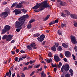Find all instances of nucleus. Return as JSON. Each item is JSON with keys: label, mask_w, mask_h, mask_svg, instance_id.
<instances>
[{"label": "nucleus", "mask_w": 77, "mask_h": 77, "mask_svg": "<svg viewBox=\"0 0 77 77\" xmlns=\"http://www.w3.org/2000/svg\"><path fill=\"white\" fill-rule=\"evenodd\" d=\"M39 6H40L41 8L38 9V11H42L47 8H48L50 6V5L47 3V1H45L44 2H42L39 4V5H35L34 7L32 8L33 9H37L39 8Z\"/></svg>", "instance_id": "f257e3e1"}, {"label": "nucleus", "mask_w": 77, "mask_h": 77, "mask_svg": "<svg viewBox=\"0 0 77 77\" xmlns=\"http://www.w3.org/2000/svg\"><path fill=\"white\" fill-rule=\"evenodd\" d=\"M12 37H13V35H4L2 37V39H5L6 38V41H10L12 39Z\"/></svg>", "instance_id": "f03ea898"}, {"label": "nucleus", "mask_w": 77, "mask_h": 77, "mask_svg": "<svg viewBox=\"0 0 77 77\" xmlns=\"http://www.w3.org/2000/svg\"><path fill=\"white\" fill-rule=\"evenodd\" d=\"M57 6L59 8H60V6H65V3L64 2H62V0H57Z\"/></svg>", "instance_id": "7ed1b4c3"}, {"label": "nucleus", "mask_w": 77, "mask_h": 77, "mask_svg": "<svg viewBox=\"0 0 77 77\" xmlns=\"http://www.w3.org/2000/svg\"><path fill=\"white\" fill-rule=\"evenodd\" d=\"M22 21H17L15 23V27L18 28V27H21L22 25L24 23V22Z\"/></svg>", "instance_id": "20e7f679"}, {"label": "nucleus", "mask_w": 77, "mask_h": 77, "mask_svg": "<svg viewBox=\"0 0 77 77\" xmlns=\"http://www.w3.org/2000/svg\"><path fill=\"white\" fill-rule=\"evenodd\" d=\"M69 69V66L68 64H66L65 65H63L61 68V71L63 72V69L65 71H68Z\"/></svg>", "instance_id": "39448f33"}, {"label": "nucleus", "mask_w": 77, "mask_h": 77, "mask_svg": "<svg viewBox=\"0 0 77 77\" xmlns=\"http://www.w3.org/2000/svg\"><path fill=\"white\" fill-rule=\"evenodd\" d=\"M44 38H45V35H40V37H39L37 38V39H38L39 42H42L44 41Z\"/></svg>", "instance_id": "423d86ee"}, {"label": "nucleus", "mask_w": 77, "mask_h": 77, "mask_svg": "<svg viewBox=\"0 0 77 77\" xmlns=\"http://www.w3.org/2000/svg\"><path fill=\"white\" fill-rule=\"evenodd\" d=\"M70 38L72 43L74 44H75L76 43V39H75V37L71 35Z\"/></svg>", "instance_id": "0eeeda50"}, {"label": "nucleus", "mask_w": 77, "mask_h": 77, "mask_svg": "<svg viewBox=\"0 0 77 77\" xmlns=\"http://www.w3.org/2000/svg\"><path fill=\"white\" fill-rule=\"evenodd\" d=\"M28 17H29V16H28V15L27 14L24 15L23 16V17L19 19V20L22 21H23L24 23V21H25V19H24L25 18H28Z\"/></svg>", "instance_id": "6e6552de"}, {"label": "nucleus", "mask_w": 77, "mask_h": 77, "mask_svg": "<svg viewBox=\"0 0 77 77\" xmlns=\"http://www.w3.org/2000/svg\"><path fill=\"white\" fill-rule=\"evenodd\" d=\"M8 14L7 12H3V13H2L0 14V16L1 17H6L8 16Z\"/></svg>", "instance_id": "1a4fd4ad"}, {"label": "nucleus", "mask_w": 77, "mask_h": 77, "mask_svg": "<svg viewBox=\"0 0 77 77\" xmlns=\"http://www.w3.org/2000/svg\"><path fill=\"white\" fill-rule=\"evenodd\" d=\"M54 58L55 60L57 62H59V61H60V59L59 58V57L56 55H54Z\"/></svg>", "instance_id": "9d476101"}, {"label": "nucleus", "mask_w": 77, "mask_h": 77, "mask_svg": "<svg viewBox=\"0 0 77 77\" xmlns=\"http://www.w3.org/2000/svg\"><path fill=\"white\" fill-rule=\"evenodd\" d=\"M65 54L67 57H69L71 55V52L68 51H66L65 52Z\"/></svg>", "instance_id": "9b49d317"}, {"label": "nucleus", "mask_w": 77, "mask_h": 77, "mask_svg": "<svg viewBox=\"0 0 77 77\" xmlns=\"http://www.w3.org/2000/svg\"><path fill=\"white\" fill-rule=\"evenodd\" d=\"M13 12H15V15H18L21 13V11L18 9H15L13 11Z\"/></svg>", "instance_id": "f8f14e48"}, {"label": "nucleus", "mask_w": 77, "mask_h": 77, "mask_svg": "<svg viewBox=\"0 0 77 77\" xmlns=\"http://www.w3.org/2000/svg\"><path fill=\"white\" fill-rule=\"evenodd\" d=\"M71 17L72 18H74L75 19H77V15L75 14H70Z\"/></svg>", "instance_id": "ddd939ff"}, {"label": "nucleus", "mask_w": 77, "mask_h": 77, "mask_svg": "<svg viewBox=\"0 0 77 77\" xmlns=\"http://www.w3.org/2000/svg\"><path fill=\"white\" fill-rule=\"evenodd\" d=\"M5 29L7 31V30H9L11 29V26L9 25L5 26Z\"/></svg>", "instance_id": "4468645a"}, {"label": "nucleus", "mask_w": 77, "mask_h": 77, "mask_svg": "<svg viewBox=\"0 0 77 77\" xmlns=\"http://www.w3.org/2000/svg\"><path fill=\"white\" fill-rule=\"evenodd\" d=\"M46 60L48 63H50V62H51L53 61V60H52V59H51V58H50L49 59H48V60L46 59Z\"/></svg>", "instance_id": "2eb2a0df"}, {"label": "nucleus", "mask_w": 77, "mask_h": 77, "mask_svg": "<svg viewBox=\"0 0 77 77\" xmlns=\"http://www.w3.org/2000/svg\"><path fill=\"white\" fill-rule=\"evenodd\" d=\"M17 7L18 8H21L22 7V5H21V3H20L17 4Z\"/></svg>", "instance_id": "dca6fc26"}, {"label": "nucleus", "mask_w": 77, "mask_h": 77, "mask_svg": "<svg viewBox=\"0 0 77 77\" xmlns=\"http://www.w3.org/2000/svg\"><path fill=\"white\" fill-rule=\"evenodd\" d=\"M50 17V15H48L47 17L43 20L44 21H47V20H48V19Z\"/></svg>", "instance_id": "f3484780"}, {"label": "nucleus", "mask_w": 77, "mask_h": 77, "mask_svg": "<svg viewBox=\"0 0 77 77\" xmlns=\"http://www.w3.org/2000/svg\"><path fill=\"white\" fill-rule=\"evenodd\" d=\"M62 46L63 47H64V48H68V45H66V44H65V43H63L62 44Z\"/></svg>", "instance_id": "a211bd4d"}, {"label": "nucleus", "mask_w": 77, "mask_h": 77, "mask_svg": "<svg viewBox=\"0 0 77 77\" xmlns=\"http://www.w3.org/2000/svg\"><path fill=\"white\" fill-rule=\"evenodd\" d=\"M51 50H52V51H56V49L55 46H54L52 47L51 48Z\"/></svg>", "instance_id": "6ab92c4d"}, {"label": "nucleus", "mask_w": 77, "mask_h": 77, "mask_svg": "<svg viewBox=\"0 0 77 77\" xmlns=\"http://www.w3.org/2000/svg\"><path fill=\"white\" fill-rule=\"evenodd\" d=\"M30 46L32 47H34L36 46V45L35 44V43L33 42L31 43L30 45Z\"/></svg>", "instance_id": "aec40b11"}, {"label": "nucleus", "mask_w": 77, "mask_h": 77, "mask_svg": "<svg viewBox=\"0 0 77 77\" xmlns=\"http://www.w3.org/2000/svg\"><path fill=\"white\" fill-rule=\"evenodd\" d=\"M21 11H22V12H23V14H26L27 12V10L24 9H21Z\"/></svg>", "instance_id": "412c9836"}, {"label": "nucleus", "mask_w": 77, "mask_h": 77, "mask_svg": "<svg viewBox=\"0 0 77 77\" xmlns=\"http://www.w3.org/2000/svg\"><path fill=\"white\" fill-rule=\"evenodd\" d=\"M64 11L67 15H69L70 14L69 12L67 10H65Z\"/></svg>", "instance_id": "4be33fe9"}, {"label": "nucleus", "mask_w": 77, "mask_h": 77, "mask_svg": "<svg viewBox=\"0 0 77 77\" xmlns=\"http://www.w3.org/2000/svg\"><path fill=\"white\" fill-rule=\"evenodd\" d=\"M57 50L58 51H61L62 50V47H61L59 46L58 47Z\"/></svg>", "instance_id": "5701e85b"}, {"label": "nucleus", "mask_w": 77, "mask_h": 77, "mask_svg": "<svg viewBox=\"0 0 77 77\" xmlns=\"http://www.w3.org/2000/svg\"><path fill=\"white\" fill-rule=\"evenodd\" d=\"M32 27V24L30 23L27 26L28 29H30Z\"/></svg>", "instance_id": "b1692460"}, {"label": "nucleus", "mask_w": 77, "mask_h": 77, "mask_svg": "<svg viewBox=\"0 0 77 77\" xmlns=\"http://www.w3.org/2000/svg\"><path fill=\"white\" fill-rule=\"evenodd\" d=\"M6 31H7L6 29H3V30H2V34H3L4 33H5L6 32Z\"/></svg>", "instance_id": "393cba45"}, {"label": "nucleus", "mask_w": 77, "mask_h": 77, "mask_svg": "<svg viewBox=\"0 0 77 77\" xmlns=\"http://www.w3.org/2000/svg\"><path fill=\"white\" fill-rule=\"evenodd\" d=\"M35 21V20L33 19H32L29 21V23H33V22H34Z\"/></svg>", "instance_id": "a878e982"}, {"label": "nucleus", "mask_w": 77, "mask_h": 77, "mask_svg": "<svg viewBox=\"0 0 77 77\" xmlns=\"http://www.w3.org/2000/svg\"><path fill=\"white\" fill-rule=\"evenodd\" d=\"M40 35V34H36L34 35V37H38Z\"/></svg>", "instance_id": "bb28decb"}, {"label": "nucleus", "mask_w": 77, "mask_h": 77, "mask_svg": "<svg viewBox=\"0 0 77 77\" xmlns=\"http://www.w3.org/2000/svg\"><path fill=\"white\" fill-rule=\"evenodd\" d=\"M58 34L60 35H62V31H61V30L58 31Z\"/></svg>", "instance_id": "cd10ccee"}, {"label": "nucleus", "mask_w": 77, "mask_h": 77, "mask_svg": "<svg viewBox=\"0 0 77 77\" xmlns=\"http://www.w3.org/2000/svg\"><path fill=\"white\" fill-rule=\"evenodd\" d=\"M27 48L29 50H32V47H31V46H30V45L27 46Z\"/></svg>", "instance_id": "c85d7f7f"}, {"label": "nucleus", "mask_w": 77, "mask_h": 77, "mask_svg": "<svg viewBox=\"0 0 77 77\" xmlns=\"http://www.w3.org/2000/svg\"><path fill=\"white\" fill-rule=\"evenodd\" d=\"M61 27L63 28L64 27H65L66 26V24L64 23H61Z\"/></svg>", "instance_id": "c756f323"}, {"label": "nucleus", "mask_w": 77, "mask_h": 77, "mask_svg": "<svg viewBox=\"0 0 77 77\" xmlns=\"http://www.w3.org/2000/svg\"><path fill=\"white\" fill-rule=\"evenodd\" d=\"M17 5V3L16 2L14 4H13L11 6V8H14V6H16V5Z\"/></svg>", "instance_id": "7c9ffc66"}, {"label": "nucleus", "mask_w": 77, "mask_h": 77, "mask_svg": "<svg viewBox=\"0 0 77 77\" xmlns=\"http://www.w3.org/2000/svg\"><path fill=\"white\" fill-rule=\"evenodd\" d=\"M52 55L51 54V53L50 52H48V56L49 57H51V56Z\"/></svg>", "instance_id": "2f4dec72"}, {"label": "nucleus", "mask_w": 77, "mask_h": 77, "mask_svg": "<svg viewBox=\"0 0 77 77\" xmlns=\"http://www.w3.org/2000/svg\"><path fill=\"white\" fill-rule=\"evenodd\" d=\"M35 71H33L31 74L30 75V76H32V75H33V74L35 73Z\"/></svg>", "instance_id": "473e14b6"}, {"label": "nucleus", "mask_w": 77, "mask_h": 77, "mask_svg": "<svg viewBox=\"0 0 77 77\" xmlns=\"http://www.w3.org/2000/svg\"><path fill=\"white\" fill-rule=\"evenodd\" d=\"M60 57L61 58H63V55L62 53L60 54Z\"/></svg>", "instance_id": "72a5a7b5"}, {"label": "nucleus", "mask_w": 77, "mask_h": 77, "mask_svg": "<svg viewBox=\"0 0 77 77\" xmlns=\"http://www.w3.org/2000/svg\"><path fill=\"white\" fill-rule=\"evenodd\" d=\"M59 22L58 20L57 19L55 20L54 22L53 23V24H54L55 23H57Z\"/></svg>", "instance_id": "f704fd0d"}, {"label": "nucleus", "mask_w": 77, "mask_h": 77, "mask_svg": "<svg viewBox=\"0 0 77 77\" xmlns=\"http://www.w3.org/2000/svg\"><path fill=\"white\" fill-rule=\"evenodd\" d=\"M35 62V60H33V61H30L29 62V63L30 64H32V63H33Z\"/></svg>", "instance_id": "c9c22d12"}, {"label": "nucleus", "mask_w": 77, "mask_h": 77, "mask_svg": "<svg viewBox=\"0 0 77 77\" xmlns=\"http://www.w3.org/2000/svg\"><path fill=\"white\" fill-rule=\"evenodd\" d=\"M51 66H52L53 67H56V65L55 64H53V63L51 64Z\"/></svg>", "instance_id": "e433bc0d"}, {"label": "nucleus", "mask_w": 77, "mask_h": 77, "mask_svg": "<svg viewBox=\"0 0 77 77\" xmlns=\"http://www.w3.org/2000/svg\"><path fill=\"white\" fill-rule=\"evenodd\" d=\"M53 22H54V21H52V22H51L49 24V26H51L52 25H53Z\"/></svg>", "instance_id": "4c0bfd02"}, {"label": "nucleus", "mask_w": 77, "mask_h": 77, "mask_svg": "<svg viewBox=\"0 0 77 77\" xmlns=\"http://www.w3.org/2000/svg\"><path fill=\"white\" fill-rule=\"evenodd\" d=\"M61 16L62 17H66V14H63V13H62L61 14Z\"/></svg>", "instance_id": "58836bf2"}, {"label": "nucleus", "mask_w": 77, "mask_h": 77, "mask_svg": "<svg viewBox=\"0 0 77 77\" xmlns=\"http://www.w3.org/2000/svg\"><path fill=\"white\" fill-rule=\"evenodd\" d=\"M72 57H73V59L74 60H75V56H74V55L72 54Z\"/></svg>", "instance_id": "ea45409f"}, {"label": "nucleus", "mask_w": 77, "mask_h": 77, "mask_svg": "<svg viewBox=\"0 0 77 77\" xmlns=\"http://www.w3.org/2000/svg\"><path fill=\"white\" fill-rule=\"evenodd\" d=\"M74 25L75 27H77V22H75V23L74 24Z\"/></svg>", "instance_id": "a19ab883"}, {"label": "nucleus", "mask_w": 77, "mask_h": 77, "mask_svg": "<svg viewBox=\"0 0 77 77\" xmlns=\"http://www.w3.org/2000/svg\"><path fill=\"white\" fill-rule=\"evenodd\" d=\"M63 60L65 62H68L67 59H66V58H64L63 59Z\"/></svg>", "instance_id": "79ce46f5"}, {"label": "nucleus", "mask_w": 77, "mask_h": 77, "mask_svg": "<svg viewBox=\"0 0 77 77\" xmlns=\"http://www.w3.org/2000/svg\"><path fill=\"white\" fill-rule=\"evenodd\" d=\"M15 61H18V57H17L15 58Z\"/></svg>", "instance_id": "37998d69"}, {"label": "nucleus", "mask_w": 77, "mask_h": 77, "mask_svg": "<svg viewBox=\"0 0 77 77\" xmlns=\"http://www.w3.org/2000/svg\"><path fill=\"white\" fill-rule=\"evenodd\" d=\"M66 77H70V75L69 74H67L65 75Z\"/></svg>", "instance_id": "c03bdc74"}, {"label": "nucleus", "mask_w": 77, "mask_h": 77, "mask_svg": "<svg viewBox=\"0 0 77 77\" xmlns=\"http://www.w3.org/2000/svg\"><path fill=\"white\" fill-rule=\"evenodd\" d=\"M77 46H75L74 48V50L76 52H77Z\"/></svg>", "instance_id": "a18cd8bd"}, {"label": "nucleus", "mask_w": 77, "mask_h": 77, "mask_svg": "<svg viewBox=\"0 0 77 77\" xmlns=\"http://www.w3.org/2000/svg\"><path fill=\"white\" fill-rule=\"evenodd\" d=\"M16 31L17 32H20V29L19 28H18L16 29Z\"/></svg>", "instance_id": "49530a36"}, {"label": "nucleus", "mask_w": 77, "mask_h": 77, "mask_svg": "<svg viewBox=\"0 0 77 77\" xmlns=\"http://www.w3.org/2000/svg\"><path fill=\"white\" fill-rule=\"evenodd\" d=\"M6 75L8 76V75H9V72H7L5 76V77H6Z\"/></svg>", "instance_id": "de8ad7c7"}, {"label": "nucleus", "mask_w": 77, "mask_h": 77, "mask_svg": "<svg viewBox=\"0 0 77 77\" xmlns=\"http://www.w3.org/2000/svg\"><path fill=\"white\" fill-rule=\"evenodd\" d=\"M69 72H70V73H72L73 72V71L72 70V69H70L69 70Z\"/></svg>", "instance_id": "09e8293b"}, {"label": "nucleus", "mask_w": 77, "mask_h": 77, "mask_svg": "<svg viewBox=\"0 0 77 77\" xmlns=\"http://www.w3.org/2000/svg\"><path fill=\"white\" fill-rule=\"evenodd\" d=\"M9 72L10 75H11L12 74V72H11V69H10L9 70Z\"/></svg>", "instance_id": "8fccbe9b"}, {"label": "nucleus", "mask_w": 77, "mask_h": 77, "mask_svg": "<svg viewBox=\"0 0 77 77\" xmlns=\"http://www.w3.org/2000/svg\"><path fill=\"white\" fill-rule=\"evenodd\" d=\"M55 45L56 47H58V46L59 45L57 43H55Z\"/></svg>", "instance_id": "3c124183"}, {"label": "nucleus", "mask_w": 77, "mask_h": 77, "mask_svg": "<svg viewBox=\"0 0 77 77\" xmlns=\"http://www.w3.org/2000/svg\"><path fill=\"white\" fill-rule=\"evenodd\" d=\"M23 60V59L22 58H20L19 59V60L18 61V62H19L20 60Z\"/></svg>", "instance_id": "603ef678"}, {"label": "nucleus", "mask_w": 77, "mask_h": 77, "mask_svg": "<svg viewBox=\"0 0 77 77\" xmlns=\"http://www.w3.org/2000/svg\"><path fill=\"white\" fill-rule=\"evenodd\" d=\"M20 52L21 53H26V52H25V51L23 50L20 51Z\"/></svg>", "instance_id": "864d4df0"}, {"label": "nucleus", "mask_w": 77, "mask_h": 77, "mask_svg": "<svg viewBox=\"0 0 77 77\" xmlns=\"http://www.w3.org/2000/svg\"><path fill=\"white\" fill-rule=\"evenodd\" d=\"M43 77H45V76H46V74L45 73H44V72L43 73V75H42Z\"/></svg>", "instance_id": "5fc2aeb1"}, {"label": "nucleus", "mask_w": 77, "mask_h": 77, "mask_svg": "<svg viewBox=\"0 0 77 77\" xmlns=\"http://www.w3.org/2000/svg\"><path fill=\"white\" fill-rule=\"evenodd\" d=\"M41 66V65L39 64L37 66H36L35 68H39V66Z\"/></svg>", "instance_id": "6e6d98bb"}, {"label": "nucleus", "mask_w": 77, "mask_h": 77, "mask_svg": "<svg viewBox=\"0 0 77 77\" xmlns=\"http://www.w3.org/2000/svg\"><path fill=\"white\" fill-rule=\"evenodd\" d=\"M27 69V67H24L23 69V71H25V70H26V69Z\"/></svg>", "instance_id": "4d7b16f0"}, {"label": "nucleus", "mask_w": 77, "mask_h": 77, "mask_svg": "<svg viewBox=\"0 0 77 77\" xmlns=\"http://www.w3.org/2000/svg\"><path fill=\"white\" fill-rule=\"evenodd\" d=\"M26 56L25 55L23 56H22V57L23 58V59H25V58H26Z\"/></svg>", "instance_id": "13d9d810"}, {"label": "nucleus", "mask_w": 77, "mask_h": 77, "mask_svg": "<svg viewBox=\"0 0 77 77\" xmlns=\"http://www.w3.org/2000/svg\"><path fill=\"white\" fill-rule=\"evenodd\" d=\"M22 77H25V75L24 73H22L21 75Z\"/></svg>", "instance_id": "bf43d9fd"}, {"label": "nucleus", "mask_w": 77, "mask_h": 77, "mask_svg": "<svg viewBox=\"0 0 77 77\" xmlns=\"http://www.w3.org/2000/svg\"><path fill=\"white\" fill-rule=\"evenodd\" d=\"M37 70L38 71H42V68H41L40 69H37Z\"/></svg>", "instance_id": "052dcab7"}, {"label": "nucleus", "mask_w": 77, "mask_h": 77, "mask_svg": "<svg viewBox=\"0 0 77 77\" xmlns=\"http://www.w3.org/2000/svg\"><path fill=\"white\" fill-rule=\"evenodd\" d=\"M8 3V2H3V5H6V4H7Z\"/></svg>", "instance_id": "680f3d73"}, {"label": "nucleus", "mask_w": 77, "mask_h": 77, "mask_svg": "<svg viewBox=\"0 0 77 77\" xmlns=\"http://www.w3.org/2000/svg\"><path fill=\"white\" fill-rule=\"evenodd\" d=\"M29 63H30V62H27V63H26L25 64V66H27V65H28V64H29Z\"/></svg>", "instance_id": "e2e57ef3"}, {"label": "nucleus", "mask_w": 77, "mask_h": 77, "mask_svg": "<svg viewBox=\"0 0 77 77\" xmlns=\"http://www.w3.org/2000/svg\"><path fill=\"white\" fill-rule=\"evenodd\" d=\"M16 53H18L19 52V50L18 49H17L16 50Z\"/></svg>", "instance_id": "0e129e2a"}, {"label": "nucleus", "mask_w": 77, "mask_h": 77, "mask_svg": "<svg viewBox=\"0 0 77 77\" xmlns=\"http://www.w3.org/2000/svg\"><path fill=\"white\" fill-rule=\"evenodd\" d=\"M14 66H13L11 67V71H14Z\"/></svg>", "instance_id": "69168bd1"}, {"label": "nucleus", "mask_w": 77, "mask_h": 77, "mask_svg": "<svg viewBox=\"0 0 77 77\" xmlns=\"http://www.w3.org/2000/svg\"><path fill=\"white\" fill-rule=\"evenodd\" d=\"M11 53L13 54H15V51H11Z\"/></svg>", "instance_id": "338daca9"}, {"label": "nucleus", "mask_w": 77, "mask_h": 77, "mask_svg": "<svg viewBox=\"0 0 77 77\" xmlns=\"http://www.w3.org/2000/svg\"><path fill=\"white\" fill-rule=\"evenodd\" d=\"M56 70H57V69L56 68H54V72H56Z\"/></svg>", "instance_id": "774afa93"}]
</instances>
